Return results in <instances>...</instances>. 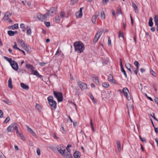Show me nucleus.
<instances>
[{
    "label": "nucleus",
    "mask_w": 158,
    "mask_h": 158,
    "mask_svg": "<svg viewBox=\"0 0 158 158\" xmlns=\"http://www.w3.org/2000/svg\"><path fill=\"white\" fill-rule=\"evenodd\" d=\"M78 1V0H71V4L72 5H73L75 3H76Z\"/></svg>",
    "instance_id": "obj_41"
},
{
    "label": "nucleus",
    "mask_w": 158,
    "mask_h": 158,
    "mask_svg": "<svg viewBox=\"0 0 158 158\" xmlns=\"http://www.w3.org/2000/svg\"><path fill=\"white\" fill-rule=\"evenodd\" d=\"M17 31H7L8 35L10 36H12L17 33Z\"/></svg>",
    "instance_id": "obj_20"
},
{
    "label": "nucleus",
    "mask_w": 158,
    "mask_h": 158,
    "mask_svg": "<svg viewBox=\"0 0 158 158\" xmlns=\"http://www.w3.org/2000/svg\"><path fill=\"white\" fill-rule=\"evenodd\" d=\"M134 64L135 66H137L138 65H139V62L137 61H135L134 62Z\"/></svg>",
    "instance_id": "obj_61"
},
{
    "label": "nucleus",
    "mask_w": 158,
    "mask_h": 158,
    "mask_svg": "<svg viewBox=\"0 0 158 158\" xmlns=\"http://www.w3.org/2000/svg\"><path fill=\"white\" fill-rule=\"evenodd\" d=\"M10 15L11 14L9 12H7L6 13L4 16V19L5 20L8 21L9 22H11V20L10 18Z\"/></svg>",
    "instance_id": "obj_12"
},
{
    "label": "nucleus",
    "mask_w": 158,
    "mask_h": 158,
    "mask_svg": "<svg viewBox=\"0 0 158 158\" xmlns=\"http://www.w3.org/2000/svg\"><path fill=\"white\" fill-rule=\"evenodd\" d=\"M145 96L147 97V98L148 99H149V100H151V101H153V100L152 99V98L150 97H148L147 95V94H145Z\"/></svg>",
    "instance_id": "obj_57"
},
{
    "label": "nucleus",
    "mask_w": 158,
    "mask_h": 158,
    "mask_svg": "<svg viewBox=\"0 0 158 158\" xmlns=\"http://www.w3.org/2000/svg\"><path fill=\"white\" fill-rule=\"evenodd\" d=\"M10 64L14 70L17 71L19 67L18 64L15 61L13 60Z\"/></svg>",
    "instance_id": "obj_10"
},
{
    "label": "nucleus",
    "mask_w": 158,
    "mask_h": 158,
    "mask_svg": "<svg viewBox=\"0 0 158 158\" xmlns=\"http://www.w3.org/2000/svg\"><path fill=\"white\" fill-rule=\"evenodd\" d=\"M15 127H17L16 123H12L11 125L9 126L7 128V130L8 132H13V130L15 129Z\"/></svg>",
    "instance_id": "obj_9"
},
{
    "label": "nucleus",
    "mask_w": 158,
    "mask_h": 158,
    "mask_svg": "<svg viewBox=\"0 0 158 158\" xmlns=\"http://www.w3.org/2000/svg\"><path fill=\"white\" fill-rule=\"evenodd\" d=\"M102 86L104 88H107L110 86V85L107 82H104L102 83Z\"/></svg>",
    "instance_id": "obj_24"
},
{
    "label": "nucleus",
    "mask_w": 158,
    "mask_h": 158,
    "mask_svg": "<svg viewBox=\"0 0 158 158\" xmlns=\"http://www.w3.org/2000/svg\"><path fill=\"white\" fill-rule=\"evenodd\" d=\"M154 114L152 113V114H151V116L156 121L158 122V120L157 119L156 117L154 116Z\"/></svg>",
    "instance_id": "obj_46"
},
{
    "label": "nucleus",
    "mask_w": 158,
    "mask_h": 158,
    "mask_svg": "<svg viewBox=\"0 0 158 158\" xmlns=\"http://www.w3.org/2000/svg\"><path fill=\"white\" fill-rule=\"evenodd\" d=\"M44 23L47 27H48L50 26V23L49 22H45Z\"/></svg>",
    "instance_id": "obj_51"
},
{
    "label": "nucleus",
    "mask_w": 158,
    "mask_h": 158,
    "mask_svg": "<svg viewBox=\"0 0 158 158\" xmlns=\"http://www.w3.org/2000/svg\"><path fill=\"white\" fill-rule=\"evenodd\" d=\"M148 25L150 27H152L153 26L152 18V17H150L149 18Z\"/></svg>",
    "instance_id": "obj_33"
},
{
    "label": "nucleus",
    "mask_w": 158,
    "mask_h": 158,
    "mask_svg": "<svg viewBox=\"0 0 158 158\" xmlns=\"http://www.w3.org/2000/svg\"><path fill=\"white\" fill-rule=\"evenodd\" d=\"M2 101L3 102H5L7 104H8L9 105H11L12 104V102H11L10 101H6V100H2Z\"/></svg>",
    "instance_id": "obj_38"
},
{
    "label": "nucleus",
    "mask_w": 158,
    "mask_h": 158,
    "mask_svg": "<svg viewBox=\"0 0 158 158\" xmlns=\"http://www.w3.org/2000/svg\"><path fill=\"white\" fill-rule=\"evenodd\" d=\"M75 51L78 53L82 52L85 49V46L82 42L80 41L75 42L74 43Z\"/></svg>",
    "instance_id": "obj_2"
},
{
    "label": "nucleus",
    "mask_w": 158,
    "mask_h": 158,
    "mask_svg": "<svg viewBox=\"0 0 158 158\" xmlns=\"http://www.w3.org/2000/svg\"><path fill=\"white\" fill-rule=\"evenodd\" d=\"M8 87L10 88L11 89H12L13 88V86L12 85V80L11 78H10L9 79L8 81Z\"/></svg>",
    "instance_id": "obj_28"
},
{
    "label": "nucleus",
    "mask_w": 158,
    "mask_h": 158,
    "mask_svg": "<svg viewBox=\"0 0 158 158\" xmlns=\"http://www.w3.org/2000/svg\"><path fill=\"white\" fill-rule=\"evenodd\" d=\"M90 124L91 126V128L93 130V132H94V129L93 126V123H92V119H90Z\"/></svg>",
    "instance_id": "obj_37"
},
{
    "label": "nucleus",
    "mask_w": 158,
    "mask_h": 158,
    "mask_svg": "<svg viewBox=\"0 0 158 158\" xmlns=\"http://www.w3.org/2000/svg\"><path fill=\"white\" fill-rule=\"evenodd\" d=\"M46 63L44 62H40L39 64L41 66H44L46 64Z\"/></svg>",
    "instance_id": "obj_64"
},
{
    "label": "nucleus",
    "mask_w": 158,
    "mask_h": 158,
    "mask_svg": "<svg viewBox=\"0 0 158 158\" xmlns=\"http://www.w3.org/2000/svg\"><path fill=\"white\" fill-rule=\"evenodd\" d=\"M113 78V77L112 75L111 74H110L108 75V77L107 78V80L108 81L110 82V81H111Z\"/></svg>",
    "instance_id": "obj_35"
},
{
    "label": "nucleus",
    "mask_w": 158,
    "mask_h": 158,
    "mask_svg": "<svg viewBox=\"0 0 158 158\" xmlns=\"http://www.w3.org/2000/svg\"><path fill=\"white\" fill-rule=\"evenodd\" d=\"M110 82H111L113 83H114L115 84H117V82L113 78L111 81H110Z\"/></svg>",
    "instance_id": "obj_54"
},
{
    "label": "nucleus",
    "mask_w": 158,
    "mask_h": 158,
    "mask_svg": "<svg viewBox=\"0 0 158 158\" xmlns=\"http://www.w3.org/2000/svg\"><path fill=\"white\" fill-rule=\"evenodd\" d=\"M140 140L143 142H146V140L144 138H142L140 136H139Z\"/></svg>",
    "instance_id": "obj_53"
},
{
    "label": "nucleus",
    "mask_w": 158,
    "mask_h": 158,
    "mask_svg": "<svg viewBox=\"0 0 158 158\" xmlns=\"http://www.w3.org/2000/svg\"><path fill=\"white\" fill-rule=\"evenodd\" d=\"M53 97L52 96H49L48 98V103L52 108V109L55 110L56 108V102L53 99Z\"/></svg>",
    "instance_id": "obj_3"
},
{
    "label": "nucleus",
    "mask_w": 158,
    "mask_h": 158,
    "mask_svg": "<svg viewBox=\"0 0 158 158\" xmlns=\"http://www.w3.org/2000/svg\"><path fill=\"white\" fill-rule=\"evenodd\" d=\"M26 67L27 69H30L31 70V71L35 69L32 65L29 64H26Z\"/></svg>",
    "instance_id": "obj_22"
},
{
    "label": "nucleus",
    "mask_w": 158,
    "mask_h": 158,
    "mask_svg": "<svg viewBox=\"0 0 158 158\" xmlns=\"http://www.w3.org/2000/svg\"><path fill=\"white\" fill-rule=\"evenodd\" d=\"M13 48L15 49H18L19 50H21V49L18 47L16 43L15 42L14 43V45L13 46Z\"/></svg>",
    "instance_id": "obj_39"
},
{
    "label": "nucleus",
    "mask_w": 158,
    "mask_h": 158,
    "mask_svg": "<svg viewBox=\"0 0 158 158\" xmlns=\"http://www.w3.org/2000/svg\"><path fill=\"white\" fill-rule=\"evenodd\" d=\"M19 136H20V137H21V139H22L23 140V141H25V138L24 137L23 135L22 134H19Z\"/></svg>",
    "instance_id": "obj_49"
},
{
    "label": "nucleus",
    "mask_w": 158,
    "mask_h": 158,
    "mask_svg": "<svg viewBox=\"0 0 158 158\" xmlns=\"http://www.w3.org/2000/svg\"><path fill=\"white\" fill-rule=\"evenodd\" d=\"M116 143L118 150V151L120 152L121 150V146L120 142L119 141H117Z\"/></svg>",
    "instance_id": "obj_29"
},
{
    "label": "nucleus",
    "mask_w": 158,
    "mask_h": 158,
    "mask_svg": "<svg viewBox=\"0 0 158 158\" xmlns=\"http://www.w3.org/2000/svg\"><path fill=\"white\" fill-rule=\"evenodd\" d=\"M31 72L32 74L36 76L37 77L40 78L42 77V76L37 71L33 70Z\"/></svg>",
    "instance_id": "obj_17"
},
{
    "label": "nucleus",
    "mask_w": 158,
    "mask_h": 158,
    "mask_svg": "<svg viewBox=\"0 0 158 158\" xmlns=\"http://www.w3.org/2000/svg\"><path fill=\"white\" fill-rule=\"evenodd\" d=\"M103 32L102 30L101 29L99 30L97 33L95 35L94 38V43H96L98 40L100 36L102 35Z\"/></svg>",
    "instance_id": "obj_6"
},
{
    "label": "nucleus",
    "mask_w": 158,
    "mask_h": 158,
    "mask_svg": "<svg viewBox=\"0 0 158 158\" xmlns=\"http://www.w3.org/2000/svg\"><path fill=\"white\" fill-rule=\"evenodd\" d=\"M26 29H27V34L29 35H31V29L28 26L26 27Z\"/></svg>",
    "instance_id": "obj_30"
},
{
    "label": "nucleus",
    "mask_w": 158,
    "mask_h": 158,
    "mask_svg": "<svg viewBox=\"0 0 158 158\" xmlns=\"http://www.w3.org/2000/svg\"><path fill=\"white\" fill-rule=\"evenodd\" d=\"M78 86L82 90L85 89H87V85L80 81H77Z\"/></svg>",
    "instance_id": "obj_5"
},
{
    "label": "nucleus",
    "mask_w": 158,
    "mask_h": 158,
    "mask_svg": "<svg viewBox=\"0 0 158 158\" xmlns=\"http://www.w3.org/2000/svg\"><path fill=\"white\" fill-rule=\"evenodd\" d=\"M55 97L57 98L58 102H61L63 101V97L62 93L58 92L53 91Z\"/></svg>",
    "instance_id": "obj_4"
},
{
    "label": "nucleus",
    "mask_w": 158,
    "mask_h": 158,
    "mask_svg": "<svg viewBox=\"0 0 158 158\" xmlns=\"http://www.w3.org/2000/svg\"><path fill=\"white\" fill-rule=\"evenodd\" d=\"M51 14L50 12L48 11V12L45 14V15L47 17V16H49V15H51Z\"/></svg>",
    "instance_id": "obj_63"
},
{
    "label": "nucleus",
    "mask_w": 158,
    "mask_h": 158,
    "mask_svg": "<svg viewBox=\"0 0 158 158\" xmlns=\"http://www.w3.org/2000/svg\"><path fill=\"white\" fill-rule=\"evenodd\" d=\"M132 6L135 9V13L137 12H138V8L137 6L133 2H132Z\"/></svg>",
    "instance_id": "obj_26"
},
{
    "label": "nucleus",
    "mask_w": 158,
    "mask_h": 158,
    "mask_svg": "<svg viewBox=\"0 0 158 158\" xmlns=\"http://www.w3.org/2000/svg\"><path fill=\"white\" fill-rule=\"evenodd\" d=\"M126 67L127 69L129 71V72L131 73H132V71L131 69V65L130 63H127L126 64Z\"/></svg>",
    "instance_id": "obj_25"
},
{
    "label": "nucleus",
    "mask_w": 158,
    "mask_h": 158,
    "mask_svg": "<svg viewBox=\"0 0 158 158\" xmlns=\"http://www.w3.org/2000/svg\"><path fill=\"white\" fill-rule=\"evenodd\" d=\"M4 59L6 60L10 64L11 63V62L13 61L11 59L9 58L7 56H4Z\"/></svg>",
    "instance_id": "obj_32"
},
{
    "label": "nucleus",
    "mask_w": 158,
    "mask_h": 158,
    "mask_svg": "<svg viewBox=\"0 0 158 158\" xmlns=\"http://www.w3.org/2000/svg\"><path fill=\"white\" fill-rule=\"evenodd\" d=\"M92 78L93 81L96 84H100L98 79V77L96 75H93L92 76Z\"/></svg>",
    "instance_id": "obj_15"
},
{
    "label": "nucleus",
    "mask_w": 158,
    "mask_h": 158,
    "mask_svg": "<svg viewBox=\"0 0 158 158\" xmlns=\"http://www.w3.org/2000/svg\"><path fill=\"white\" fill-rule=\"evenodd\" d=\"M123 92L124 93V95L127 98L128 100H130L131 99V96L128 94V93H129V92L127 88H124L123 89Z\"/></svg>",
    "instance_id": "obj_7"
},
{
    "label": "nucleus",
    "mask_w": 158,
    "mask_h": 158,
    "mask_svg": "<svg viewBox=\"0 0 158 158\" xmlns=\"http://www.w3.org/2000/svg\"><path fill=\"white\" fill-rule=\"evenodd\" d=\"M55 20L56 22L58 23L59 21V17L58 16H56L55 17Z\"/></svg>",
    "instance_id": "obj_52"
},
{
    "label": "nucleus",
    "mask_w": 158,
    "mask_h": 158,
    "mask_svg": "<svg viewBox=\"0 0 158 158\" xmlns=\"http://www.w3.org/2000/svg\"><path fill=\"white\" fill-rule=\"evenodd\" d=\"M140 72L141 73H143L145 72V70L143 68H141L140 69Z\"/></svg>",
    "instance_id": "obj_62"
},
{
    "label": "nucleus",
    "mask_w": 158,
    "mask_h": 158,
    "mask_svg": "<svg viewBox=\"0 0 158 158\" xmlns=\"http://www.w3.org/2000/svg\"><path fill=\"white\" fill-rule=\"evenodd\" d=\"M18 42L19 43L21 47L24 49L27 48L28 47L25 44L23 40H19L18 41Z\"/></svg>",
    "instance_id": "obj_16"
},
{
    "label": "nucleus",
    "mask_w": 158,
    "mask_h": 158,
    "mask_svg": "<svg viewBox=\"0 0 158 158\" xmlns=\"http://www.w3.org/2000/svg\"><path fill=\"white\" fill-rule=\"evenodd\" d=\"M81 153L78 151L75 152L73 154L74 157L75 158H78L80 157Z\"/></svg>",
    "instance_id": "obj_19"
},
{
    "label": "nucleus",
    "mask_w": 158,
    "mask_h": 158,
    "mask_svg": "<svg viewBox=\"0 0 158 158\" xmlns=\"http://www.w3.org/2000/svg\"><path fill=\"white\" fill-rule=\"evenodd\" d=\"M109 0H102V3L103 4L106 5L108 2Z\"/></svg>",
    "instance_id": "obj_55"
},
{
    "label": "nucleus",
    "mask_w": 158,
    "mask_h": 158,
    "mask_svg": "<svg viewBox=\"0 0 158 158\" xmlns=\"http://www.w3.org/2000/svg\"><path fill=\"white\" fill-rule=\"evenodd\" d=\"M120 64L121 71L123 73L125 77L126 78H127V73H126L125 71L123 69L122 63V60L121 59H120Z\"/></svg>",
    "instance_id": "obj_11"
},
{
    "label": "nucleus",
    "mask_w": 158,
    "mask_h": 158,
    "mask_svg": "<svg viewBox=\"0 0 158 158\" xmlns=\"http://www.w3.org/2000/svg\"><path fill=\"white\" fill-rule=\"evenodd\" d=\"M105 14L104 11L102 10L101 12V18L103 20L105 19Z\"/></svg>",
    "instance_id": "obj_31"
},
{
    "label": "nucleus",
    "mask_w": 158,
    "mask_h": 158,
    "mask_svg": "<svg viewBox=\"0 0 158 158\" xmlns=\"http://www.w3.org/2000/svg\"><path fill=\"white\" fill-rule=\"evenodd\" d=\"M90 98L92 100V102L94 103H95L96 102L93 96L91 94L90 95Z\"/></svg>",
    "instance_id": "obj_42"
},
{
    "label": "nucleus",
    "mask_w": 158,
    "mask_h": 158,
    "mask_svg": "<svg viewBox=\"0 0 158 158\" xmlns=\"http://www.w3.org/2000/svg\"><path fill=\"white\" fill-rule=\"evenodd\" d=\"M3 113L2 110L0 109V118H2L3 117Z\"/></svg>",
    "instance_id": "obj_48"
},
{
    "label": "nucleus",
    "mask_w": 158,
    "mask_h": 158,
    "mask_svg": "<svg viewBox=\"0 0 158 158\" xmlns=\"http://www.w3.org/2000/svg\"><path fill=\"white\" fill-rule=\"evenodd\" d=\"M16 131V133L17 135H19V134H20L19 131L18 129L17 126L15 127V129Z\"/></svg>",
    "instance_id": "obj_45"
},
{
    "label": "nucleus",
    "mask_w": 158,
    "mask_h": 158,
    "mask_svg": "<svg viewBox=\"0 0 158 158\" xmlns=\"http://www.w3.org/2000/svg\"><path fill=\"white\" fill-rule=\"evenodd\" d=\"M20 27L21 28H23L25 27V25L23 23H21L20 25Z\"/></svg>",
    "instance_id": "obj_60"
},
{
    "label": "nucleus",
    "mask_w": 158,
    "mask_h": 158,
    "mask_svg": "<svg viewBox=\"0 0 158 158\" xmlns=\"http://www.w3.org/2000/svg\"><path fill=\"white\" fill-rule=\"evenodd\" d=\"M150 73L153 76L155 77H156V74L154 72L152 69L150 70Z\"/></svg>",
    "instance_id": "obj_40"
},
{
    "label": "nucleus",
    "mask_w": 158,
    "mask_h": 158,
    "mask_svg": "<svg viewBox=\"0 0 158 158\" xmlns=\"http://www.w3.org/2000/svg\"><path fill=\"white\" fill-rule=\"evenodd\" d=\"M117 13L118 14H122V11H121V9L118 8V9H117Z\"/></svg>",
    "instance_id": "obj_47"
},
{
    "label": "nucleus",
    "mask_w": 158,
    "mask_h": 158,
    "mask_svg": "<svg viewBox=\"0 0 158 158\" xmlns=\"http://www.w3.org/2000/svg\"><path fill=\"white\" fill-rule=\"evenodd\" d=\"M111 41L110 40V39L109 38L108 40V45H111Z\"/></svg>",
    "instance_id": "obj_59"
},
{
    "label": "nucleus",
    "mask_w": 158,
    "mask_h": 158,
    "mask_svg": "<svg viewBox=\"0 0 158 158\" xmlns=\"http://www.w3.org/2000/svg\"><path fill=\"white\" fill-rule=\"evenodd\" d=\"M37 153L39 156H40V149L38 148H37Z\"/></svg>",
    "instance_id": "obj_56"
},
{
    "label": "nucleus",
    "mask_w": 158,
    "mask_h": 158,
    "mask_svg": "<svg viewBox=\"0 0 158 158\" xmlns=\"http://www.w3.org/2000/svg\"><path fill=\"white\" fill-rule=\"evenodd\" d=\"M65 13L64 12H61L60 14V16L61 18H63L65 16Z\"/></svg>",
    "instance_id": "obj_50"
},
{
    "label": "nucleus",
    "mask_w": 158,
    "mask_h": 158,
    "mask_svg": "<svg viewBox=\"0 0 158 158\" xmlns=\"http://www.w3.org/2000/svg\"><path fill=\"white\" fill-rule=\"evenodd\" d=\"M83 7H81L79 10V11L76 13V17L78 18H81L82 15V10Z\"/></svg>",
    "instance_id": "obj_14"
},
{
    "label": "nucleus",
    "mask_w": 158,
    "mask_h": 158,
    "mask_svg": "<svg viewBox=\"0 0 158 158\" xmlns=\"http://www.w3.org/2000/svg\"><path fill=\"white\" fill-rule=\"evenodd\" d=\"M10 120V118L8 116L7 117L6 119L4 121V123H7Z\"/></svg>",
    "instance_id": "obj_44"
},
{
    "label": "nucleus",
    "mask_w": 158,
    "mask_h": 158,
    "mask_svg": "<svg viewBox=\"0 0 158 158\" xmlns=\"http://www.w3.org/2000/svg\"><path fill=\"white\" fill-rule=\"evenodd\" d=\"M35 108L38 111H40L41 109L40 106L38 104H36Z\"/></svg>",
    "instance_id": "obj_34"
},
{
    "label": "nucleus",
    "mask_w": 158,
    "mask_h": 158,
    "mask_svg": "<svg viewBox=\"0 0 158 158\" xmlns=\"http://www.w3.org/2000/svg\"><path fill=\"white\" fill-rule=\"evenodd\" d=\"M72 147L70 144H68L66 148L67 151L64 149V146L63 145H60L57 146V149L59 152L63 156L66 158H71L72 156L70 153L71 151L69 148Z\"/></svg>",
    "instance_id": "obj_1"
},
{
    "label": "nucleus",
    "mask_w": 158,
    "mask_h": 158,
    "mask_svg": "<svg viewBox=\"0 0 158 158\" xmlns=\"http://www.w3.org/2000/svg\"><path fill=\"white\" fill-rule=\"evenodd\" d=\"M27 129L28 131L33 136L35 135V133L33 131L32 129L28 126H27Z\"/></svg>",
    "instance_id": "obj_27"
},
{
    "label": "nucleus",
    "mask_w": 158,
    "mask_h": 158,
    "mask_svg": "<svg viewBox=\"0 0 158 158\" xmlns=\"http://www.w3.org/2000/svg\"><path fill=\"white\" fill-rule=\"evenodd\" d=\"M37 18L41 21H44L47 19V17L45 15L38 13L37 14Z\"/></svg>",
    "instance_id": "obj_8"
},
{
    "label": "nucleus",
    "mask_w": 158,
    "mask_h": 158,
    "mask_svg": "<svg viewBox=\"0 0 158 158\" xmlns=\"http://www.w3.org/2000/svg\"><path fill=\"white\" fill-rule=\"evenodd\" d=\"M57 8L55 7H52L50 9V10L49 11L51 14L55 13L56 11Z\"/></svg>",
    "instance_id": "obj_21"
},
{
    "label": "nucleus",
    "mask_w": 158,
    "mask_h": 158,
    "mask_svg": "<svg viewBox=\"0 0 158 158\" xmlns=\"http://www.w3.org/2000/svg\"><path fill=\"white\" fill-rule=\"evenodd\" d=\"M53 138L56 140H57L58 139V138L57 137L56 135V134L55 133H53Z\"/></svg>",
    "instance_id": "obj_58"
},
{
    "label": "nucleus",
    "mask_w": 158,
    "mask_h": 158,
    "mask_svg": "<svg viewBox=\"0 0 158 158\" xmlns=\"http://www.w3.org/2000/svg\"><path fill=\"white\" fill-rule=\"evenodd\" d=\"M119 37H121L123 39H124V36H123V32H122L120 31H119Z\"/></svg>",
    "instance_id": "obj_43"
},
{
    "label": "nucleus",
    "mask_w": 158,
    "mask_h": 158,
    "mask_svg": "<svg viewBox=\"0 0 158 158\" xmlns=\"http://www.w3.org/2000/svg\"><path fill=\"white\" fill-rule=\"evenodd\" d=\"M20 85L23 89H29V86L24 83H21L20 84Z\"/></svg>",
    "instance_id": "obj_23"
},
{
    "label": "nucleus",
    "mask_w": 158,
    "mask_h": 158,
    "mask_svg": "<svg viewBox=\"0 0 158 158\" xmlns=\"http://www.w3.org/2000/svg\"><path fill=\"white\" fill-rule=\"evenodd\" d=\"M18 28V25L17 23L14 24L13 25L10 26L8 27V29L12 30L17 29Z\"/></svg>",
    "instance_id": "obj_18"
},
{
    "label": "nucleus",
    "mask_w": 158,
    "mask_h": 158,
    "mask_svg": "<svg viewBox=\"0 0 158 158\" xmlns=\"http://www.w3.org/2000/svg\"><path fill=\"white\" fill-rule=\"evenodd\" d=\"M99 15V12H97L95 13L94 15L92 16V21L93 23H95L96 20Z\"/></svg>",
    "instance_id": "obj_13"
},
{
    "label": "nucleus",
    "mask_w": 158,
    "mask_h": 158,
    "mask_svg": "<svg viewBox=\"0 0 158 158\" xmlns=\"http://www.w3.org/2000/svg\"><path fill=\"white\" fill-rule=\"evenodd\" d=\"M154 20L155 22V24L158 26V17L155 16L154 18Z\"/></svg>",
    "instance_id": "obj_36"
}]
</instances>
